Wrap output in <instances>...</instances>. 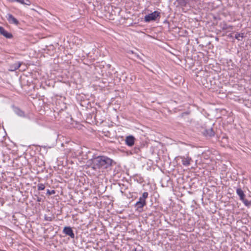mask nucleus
I'll list each match as a JSON object with an SVG mask.
<instances>
[{
    "label": "nucleus",
    "instance_id": "obj_12",
    "mask_svg": "<svg viewBox=\"0 0 251 251\" xmlns=\"http://www.w3.org/2000/svg\"><path fill=\"white\" fill-rule=\"evenodd\" d=\"M244 37V34L243 33H237L235 34V38L238 41H242L243 38Z\"/></svg>",
    "mask_w": 251,
    "mask_h": 251
},
{
    "label": "nucleus",
    "instance_id": "obj_15",
    "mask_svg": "<svg viewBox=\"0 0 251 251\" xmlns=\"http://www.w3.org/2000/svg\"><path fill=\"white\" fill-rule=\"evenodd\" d=\"M222 29L223 30H226V29H233V26L232 25H227V24H224V25L222 27Z\"/></svg>",
    "mask_w": 251,
    "mask_h": 251
},
{
    "label": "nucleus",
    "instance_id": "obj_14",
    "mask_svg": "<svg viewBox=\"0 0 251 251\" xmlns=\"http://www.w3.org/2000/svg\"><path fill=\"white\" fill-rule=\"evenodd\" d=\"M190 0H177L178 4L181 6H186Z\"/></svg>",
    "mask_w": 251,
    "mask_h": 251
},
{
    "label": "nucleus",
    "instance_id": "obj_19",
    "mask_svg": "<svg viewBox=\"0 0 251 251\" xmlns=\"http://www.w3.org/2000/svg\"><path fill=\"white\" fill-rule=\"evenodd\" d=\"M45 220L48 221H52V218L50 217L45 216Z\"/></svg>",
    "mask_w": 251,
    "mask_h": 251
},
{
    "label": "nucleus",
    "instance_id": "obj_22",
    "mask_svg": "<svg viewBox=\"0 0 251 251\" xmlns=\"http://www.w3.org/2000/svg\"><path fill=\"white\" fill-rule=\"evenodd\" d=\"M134 251H141L140 250H137V249H135Z\"/></svg>",
    "mask_w": 251,
    "mask_h": 251
},
{
    "label": "nucleus",
    "instance_id": "obj_18",
    "mask_svg": "<svg viewBox=\"0 0 251 251\" xmlns=\"http://www.w3.org/2000/svg\"><path fill=\"white\" fill-rule=\"evenodd\" d=\"M55 193V190H50L49 189H48L47 190V194L48 195H53V194H54Z\"/></svg>",
    "mask_w": 251,
    "mask_h": 251
},
{
    "label": "nucleus",
    "instance_id": "obj_2",
    "mask_svg": "<svg viewBox=\"0 0 251 251\" xmlns=\"http://www.w3.org/2000/svg\"><path fill=\"white\" fill-rule=\"evenodd\" d=\"M149 194L148 192H144L142 196L139 199L138 201L136 202L135 206L137 208V210H140L146 205V199L148 197Z\"/></svg>",
    "mask_w": 251,
    "mask_h": 251
},
{
    "label": "nucleus",
    "instance_id": "obj_1",
    "mask_svg": "<svg viewBox=\"0 0 251 251\" xmlns=\"http://www.w3.org/2000/svg\"><path fill=\"white\" fill-rule=\"evenodd\" d=\"M88 165L94 170L106 169L115 164L111 158L106 156H94L87 161Z\"/></svg>",
    "mask_w": 251,
    "mask_h": 251
},
{
    "label": "nucleus",
    "instance_id": "obj_9",
    "mask_svg": "<svg viewBox=\"0 0 251 251\" xmlns=\"http://www.w3.org/2000/svg\"><path fill=\"white\" fill-rule=\"evenodd\" d=\"M7 20L10 24L18 25L19 24V21L12 14L7 15Z\"/></svg>",
    "mask_w": 251,
    "mask_h": 251
},
{
    "label": "nucleus",
    "instance_id": "obj_16",
    "mask_svg": "<svg viewBox=\"0 0 251 251\" xmlns=\"http://www.w3.org/2000/svg\"><path fill=\"white\" fill-rule=\"evenodd\" d=\"M38 190H43L45 189V186L44 184L39 183L37 185Z\"/></svg>",
    "mask_w": 251,
    "mask_h": 251
},
{
    "label": "nucleus",
    "instance_id": "obj_20",
    "mask_svg": "<svg viewBox=\"0 0 251 251\" xmlns=\"http://www.w3.org/2000/svg\"><path fill=\"white\" fill-rule=\"evenodd\" d=\"M41 201H42V199L41 198L37 197V201L38 202H41Z\"/></svg>",
    "mask_w": 251,
    "mask_h": 251
},
{
    "label": "nucleus",
    "instance_id": "obj_7",
    "mask_svg": "<svg viewBox=\"0 0 251 251\" xmlns=\"http://www.w3.org/2000/svg\"><path fill=\"white\" fill-rule=\"evenodd\" d=\"M135 138L132 135H129L126 137L125 139L126 144L129 146L132 147L134 145Z\"/></svg>",
    "mask_w": 251,
    "mask_h": 251
},
{
    "label": "nucleus",
    "instance_id": "obj_11",
    "mask_svg": "<svg viewBox=\"0 0 251 251\" xmlns=\"http://www.w3.org/2000/svg\"><path fill=\"white\" fill-rule=\"evenodd\" d=\"M9 2H18L21 4L29 5L31 4V2L29 0H8Z\"/></svg>",
    "mask_w": 251,
    "mask_h": 251
},
{
    "label": "nucleus",
    "instance_id": "obj_13",
    "mask_svg": "<svg viewBox=\"0 0 251 251\" xmlns=\"http://www.w3.org/2000/svg\"><path fill=\"white\" fill-rule=\"evenodd\" d=\"M15 112L19 116L25 117V116L24 112L18 108H15Z\"/></svg>",
    "mask_w": 251,
    "mask_h": 251
},
{
    "label": "nucleus",
    "instance_id": "obj_17",
    "mask_svg": "<svg viewBox=\"0 0 251 251\" xmlns=\"http://www.w3.org/2000/svg\"><path fill=\"white\" fill-rule=\"evenodd\" d=\"M21 65V63L20 62H17L14 64V70H17L20 68Z\"/></svg>",
    "mask_w": 251,
    "mask_h": 251
},
{
    "label": "nucleus",
    "instance_id": "obj_10",
    "mask_svg": "<svg viewBox=\"0 0 251 251\" xmlns=\"http://www.w3.org/2000/svg\"><path fill=\"white\" fill-rule=\"evenodd\" d=\"M180 158L182 159V164L186 166H189L190 164V161H192L191 158L189 157L181 156Z\"/></svg>",
    "mask_w": 251,
    "mask_h": 251
},
{
    "label": "nucleus",
    "instance_id": "obj_5",
    "mask_svg": "<svg viewBox=\"0 0 251 251\" xmlns=\"http://www.w3.org/2000/svg\"><path fill=\"white\" fill-rule=\"evenodd\" d=\"M62 232L66 235L70 236L71 238H74L75 237L74 231L70 226H65Z\"/></svg>",
    "mask_w": 251,
    "mask_h": 251
},
{
    "label": "nucleus",
    "instance_id": "obj_8",
    "mask_svg": "<svg viewBox=\"0 0 251 251\" xmlns=\"http://www.w3.org/2000/svg\"><path fill=\"white\" fill-rule=\"evenodd\" d=\"M0 34L7 39H11L13 35L11 33L7 32L3 27L0 26Z\"/></svg>",
    "mask_w": 251,
    "mask_h": 251
},
{
    "label": "nucleus",
    "instance_id": "obj_21",
    "mask_svg": "<svg viewBox=\"0 0 251 251\" xmlns=\"http://www.w3.org/2000/svg\"><path fill=\"white\" fill-rule=\"evenodd\" d=\"M228 37H230V38H233V36L231 34L228 35Z\"/></svg>",
    "mask_w": 251,
    "mask_h": 251
},
{
    "label": "nucleus",
    "instance_id": "obj_4",
    "mask_svg": "<svg viewBox=\"0 0 251 251\" xmlns=\"http://www.w3.org/2000/svg\"><path fill=\"white\" fill-rule=\"evenodd\" d=\"M160 13L157 11H154L153 12L145 16V21L150 22L151 21H155L157 17H160Z\"/></svg>",
    "mask_w": 251,
    "mask_h": 251
},
{
    "label": "nucleus",
    "instance_id": "obj_6",
    "mask_svg": "<svg viewBox=\"0 0 251 251\" xmlns=\"http://www.w3.org/2000/svg\"><path fill=\"white\" fill-rule=\"evenodd\" d=\"M201 132L206 137H212L215 135V132L212 128H204L201 131Z\"/></svg>",
    "mask_w": 251,
    "mask_h": 251
},
{
    "label": "nucleus",
    "instance_id": "obj_3",
    "mask_svg": "<svg viewBox=\"0 0 251 251\" xmlns=\"http://www.w3.org/2000/svg\"><path fill=\"white\" fill-rule=\"evenodd\" d=\"M236 193L239 197L240 200L246 206L249 207L251 206V201H249L245 199V195L243 191L240 188L236 189Z\"/></svg>",
    "mask_w": 251,
    "mask_h": 251
}]
</instances>
